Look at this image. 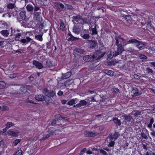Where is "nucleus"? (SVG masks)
Instances as JSON below:
<instances>
[{
    "instance_id": "46",
    "label": "nucleus",
    "mask_w": 155,
    "mask_h": 155,
    "mask_svg": "<svg viewBox=\"0 0 155 155\" xmlns=\"http://www.w3.org/2000/svg\"><path fill=\"white\" fill-rule=\"evenodd\" d=\"M36 38H37L40 41H41L42 40V36L41 35H38L37 36Z\"/></svg>"
},
{
    "instance_id": "48",
    "label": "nucleus",
    "mask_w": 155,
    "mask_h": 155,
    "mask_svg": "<svg viewBox=\"0 0 155 155\" xmlns=\"http://www.w3.org/2000/svg\"><path fill=\"white\" fill-rule=\"evenodd\" d=\"M100 153L104 155H105L106 154V152L103 150H100Z\"/></svg>"
},
{
    "instance_id": "32",
    "label": "nucleus",
    "mask_w": 155,
    "mask_h": 155,
    "mask_svg": "<svg viewBox=\"0 0 155 155\" xmlns=\"http://www.w3.org/2000/svg\"><path fill=\"white\" fill-rule=\"evenodd\" d=\"M43 93L46 96H49V91L46 89H44L43 91Z\"/></svg>"
},
{
    "instance_id": "13",
    "label": "nucleus",
    "mask_w": 155,
    "mask_h": 155,
    "mask_svg": "<svg viewBox=\"0 0 155 155\" xmlns=\"http://www.w3.org/2000/svg\"><path fill=\"white\" fill-rule=\"evenodd\" d=\"M71 74V73L70 72H68L65 74H63L62 76V78L63 79L67 78L70 77Z\"/></svg>"
},
{
    "instance_id": "22",
    "label": "nucleus",
    "mask_w": 155,
    "mask_h": 155,
    "mask_svg": "<svg viewBox=\"0 0 155 155\" xmlns=\"http://www.w3.org/2000/svg\"><path fill=\"white\" fill-rule=\"evenodd\" d=\"M106 73L110 76H112L114 75L113 72L110 70H106L105 71Z\"/></svg>"
},
{
    "instance_id": "16",
    "label": "nucleus",
    "mask_w": 155,
    "mask_h": 155,
    "mask_svg": "<svg viewBox=\"0 0 155 155\" xmlns=\"http://www.w3.org/2000/svg\"><path fill=\"white\" fill-rule=\"evenodd\" d=\"M85 136L87 137H92L95 135V134L91 132H87L85 134Z\"/></svg>"
},
{
    "instance_id": "2",
    "label": "nucleus",
    "mask_w": 155,
    "mask_h": 155,
    "mask_svg": "<svg viewBox=\"0 0 155 155\" xmlns=\"http://www.w3.org/2000/svg\"><path fill=\"white\" fill-rule=\"evenodd\" d=\"M35 98L36 100L38 101H45L47 104H48L52 100L51 98H48V99H45V96L40 94L36 95Z\"/></svg>"
},
{
    "instance_id": "63",
    "label": "nucleus",
    "mask_w": 155,
    "mask_h": 155,
    "mask_svg": "<svg viewBox=\"0 0 155 155\" xmlns=\"http://www.w3.org/2000/svg\"><path fill=\"white\" fill-rule=\"evenodd\" d=\"M143 148L144 149H147V147L145 145L143 144Z\"/></svg>"
},
{
    "instance_id": "59",
    "label": "nucleus",
    "mask_w": 155,
    "mask_h": 155,
    "mask_svg": "<svg viewBox=\"0 0 155 155\" xmlns=\"http://www.w3.org/2000/svg\"><path fill=\"white\" fill-rule=\"evenodd\" d=\"M67 102V101L65 100H62L61 101V103L63 104H65Z\"/></svg>"
},
{
    "instance_id": "12",
    "label": "nucleus",
    "mask_w": 155,
    "mask_h": 155,
    "mask_svg": "<svg viewBox=\"0 0 155 155\" xmlns=\"http://www.w3.org/2000/svg\"><path fill=\"white\" fill-rule=\"evenodd\" d=\"M0 33L4 37H7L9 34V31L7 30H3L0 32Z\"/></svg>"
},
{
    "instance_id": "7",
    "label": "nucleus",
    "mask_w": 155,
    "mask_h": 155,
    "mask_svg": "<svg viewBox=\"0 0 155 155\" xmlns=\"http://www.w3.org/2000/svg\"><path fill=\"white\" fill-rule=\"evenodd\" d=\"M136 46L140 50L144 49L145 48V45L142 42L140 41H139L137 43Z\"/></svg>"
},
{
    "instance_id": "14",
    "label": "nucleus",
    "mask_w": 155,
    "mask_h": 155,
    "mask_svg": "<svg viewBox=\"0 0 155 155\" xmlns=\"http://www.w3.org/2000/svg\"><path fill=\"white\" fill-rule=\"evenodd\" d=\"M25 13L26 12L25 11H21L19 13L20 15L21 18L23 20H25L26 19Z\"/></svg>"
},
{
    "instance_id": "54",
    "label": "nucleus",
    "mask_w": 155,
    "mask_h": 155,
    "mask_svg": "<svg viewBox=\"0 0 155 155\" xmlns=\"http://www.w3.org/2000/svg\"><path fill=\"white\" fill-rule=\"evenodd\" d=\"M59 6L60 7V8L62 9H63L64 7V6L63 4L61 3H60L59 4Z\"/></svg>"
},
{
    "instance_id": "44",
    "label": "nucleus",
    "mask_w": 155,
    "mask_h": 155,
    "mask_svg": "<svg viewBox=\"0 0 155 155\" xmlns=\"http://www.w3.org/2000/svg\"><path fill=\"white\" fill-rule=\"evenodd\" d=\"M134 77L135 79H140V77L139 75L137 74H134Z\"/></svg>"
},
{
    "instance_id": "18",
    "label": "nucleus",
    "mask_w": 155,
    "mask_h": 155,
    "mask_svg": "<svg viewBox=\"0 0 155 155\" xmlns=\"http://www.w3.org/2000/svg\"><path fill=\"white\" fill-rule=\"evenodd\" d=\"M122 117H123L125 120L128 121L131 120L132 119V117L130 116L123 115Z\"/></svg>"
},
{
    "instance_id": "38",
    "label": "nucleus",
    "mask_w": 155,
    "mask_h": 155,
    "mask_svg": "<svg viewBox=\"0 0 155 155\" xmlns=\"http://www.w3.org/2000/svg\"><path fill=\"white\" fill-rule=\"evenodd\" d=\"M22 154V151L20 149L17 151L15 153V155H21Z\"/></svg>"
},
{
    "instance_id": "58",
    "label": "nucleus",
    "mask_w": 155,
    "mask_h": 155,
    "mask_svg": "<svg viewBox=\"0 0 155 155\" xmlns=\"http://www.w3.org/2000/svg\"><path fill=\"white\" fill-rule=\"evenodd\" d=\"M153 122H154V120H153V118H151L150 119V123L151 124H153Z\"/></svg>"
},
{
    "instance_id": "33",
    "label": "nucleus",
    "mask_w": 155,
    "mask_h": 155,
    "mask_svg": "<svg viewBox=\"0 0 155 155\" xmlns=\"http://www.w3.org/2000/svg\"><path fill=\"white\" fill-rule=\"evenodd\" d=\"M115 55V53L113 51H110L108 57V58H111Z\"/></svg>"
},
{
    "instance_id": "41",
    "label": "nucleus",
    "mask_w": 155,
    "mask_h": 155,
    "mask_svg": "<svg viewBox=\"0 0 155 155\" xmlns=\"http://www.w3.org/2000/svg\"><path fill=\"white\" fill-rule=\"evenodd\" d=\"M141 134L142 137L143 138H144L145 139H146L147 138V135L144 133H141Z\"/></svg>"
},
{
    "instance_id": "29",
    "label": "nucleus",
    "mask_w": 155,
    "mask_h": 155,
    "mask_svg": "<svg viewBox=\"0 0 155 155\" xmlns=\"http://www.w3.org/2000/svg\"><path fill=\"white\" fill-rule=\"evenodd\" d=\"M73 31L76 34H79L80 32V30L79 28L75 27L73 28Z\"/></svg>"
},
{
    "instance_id": "47",
    "label": "nucleus",
    "mask_w": 155,
    "mask_h": 155,
    "mask_svg": "<svg viewBox=\"0 0 155 155\" xmlns=\"http://www.w3.org/2000/svg\"><path fill=\"white\" fill-rule=\"evenodd\" d=\"M2 16L3 17H8L9 18L10 17H11L10 15H9L8 14H3V15H2Z\"/></svg>"
},
{
    "instance_id": "20",
    "label": "nucleus",
    "mask_w": 155,
    "mask_h": 155,
    "mask_svg": "<svg viewBox=\"0 0 155 155\" xmlns=\"http://www.w3.org/2000/svg\"><path fill=\"white\" fill-rule=\"evenodd\" d=\"M76 101L75 99H73L69 101L68 103V104L69 105H72L76 103Z\"/></svg>"
},
{
    "instance_id": "15",
    "label": "nucleus",
    "mask_w": 155,
    "mask_h": 155,
    "mask_svg": "<svg viewBox=\"0 0 155 155\" xmlns=\"http://www.w3.org/2000/svg\"><path fill=\"white\" fill-rule=\"evenodd\" d=\"M26 8L27 11L28 12H31L34 9L33 6L30 4L28 5L26 7Z\"/></svg>"
},
{
    "instance_id": "8",
    "label": "nucleus",
    "mask_w": 155,
    "mask_h": 155,
    "mask_svg": "<svg viewBox=\"0 0 155 155\" xmlns=\"http://www.w3.org/2000/svg\"><path fill=\"white\" fill-rule=\"evenodd\" d=\"M31 39L29 37H26V38L22 39L21 40V42L25 45L27 44L31 40Z\"/></svg>"
},
{
    "instance_id": "45",
    "label": "nucleus",
    "mask_w": 155,
    "mask_h": 155,
    "mask_svg": "<svg viewBox=\"0 0 155 155\" xmlns=\"http://www.w3.org/2000/svg\"><path fill=\"white\" fill-rule=\"evenodd\" d=\"M50 137V135L49 134H48L46 135H45V136H44L41 139V140H44L46 138H48Z\"/></svg>"
},
{
    "instance_id": "55",
    "label": "nucleus",
    "mask_w": 155,
    "mask_h": 155,
    "mask_svg": "<svg viewBox=\"0 0 155 155\" xmlns=\"http://www.w3.org/2000/svg\"><path fill=\"white\" fill-rule=\"evenodd\" d=\"M4 42L5 41H0V46L4 45L5 44Z\"/></svg>"
},
{
    "instance_id": "60",
    "label": "nucleus",
    "mask_w": 155,
    "mask_h": 155,
    "mask_svg": "<svg viewBox=\"0 0 155 155\" xmlns=\"http://www.w3.org/2000/svg\"><path fill=\"white\" fill-rule=\"evenodd\" d=\"M120 38L122 40V41L124 42V43L127 42V41H126V39H124V38H121L120 37Z\"/></svg>"
},
{
    "instance_id": "17",
    "label": "nucleus",
    "mask_w": 155,
    "mask_h": 155,
    "mask_svg": "<svg viewBox=\"0 0 155 155\" xmlns=\"http://www.w3.org/2000/svg\"><path fill=\"white\" fill-rule=\"evenodd\" d=\"M113 120L116 124L118 125H120L121 124V123L120 120H118L117 118H114L113 119Z\"/></svg>"
},
{
    "instance_id": "56",
    "label": "nucleus",
    "mask_w": 155,
    "mask_h": 155,
    "mask_svg": "<svg viewBox=\"0 0 155 155\" xmlns=\"http://www.w3.org/2000/svg\"><path fill=\"white\" fill-rule=\"evenodd\" d=\"M94 93V91H88L87 92V94H92Z\"/></svg>"
},
{
    "instance_id": "37",
    "label": "nucleus",
    "mask_w": 155,
    "mask_h": 155,
    "mask_svg": "<svg viewBox=\"0 0 155 155\" xmlns=\"http://www.w3.org/2000/svg\"><path fill=\"white\" fill-rule=\"evenodd\" d=\"M21 90L23 92L26 93L27 92V88L26 87H21Z\"/></svg>"
},
{
    "instance_id": "1",
    "label": "nucleus",
    "mask_w": 155,
    "mask_h": 155,
    "mask_svg": "<svg viewBox=\"0 0 155 155\" xmlns=\"http://www.w3.org/2000/svg\"><path fill=\"white\" fill-rule=\"evenodd\" d=\"M106 53V52L102 53L100 51H97L93 56L86 55L83 57V60L85 61H93L94 60H98L104 56Z\"/></svg>"
},
{
    "instance_id": "25",
    "label": "nucleus",
    "mask_w": 155,
    "mask_h": 155,
    "mask_svg": "<svg viewBox=\"0 0 155 155\" xmlns=\"http://www.w3.org/2000/svg\"><path fill=\"white\" fill-rule=\"evenodd\" d=\"M21 141V140L17 139L14 140L13 142V144L15 146H16Z\"/></svg>"
},
{
    "instance_id": "34",
    "label": "nucleus",
    "mask_w": 155,
    "mask_h": 155,
    "mask_svg": "<svg viewBox=\"0 0 155 155\" xmlns=\"http://www.w3.org/2000/svg\"><path fill=\"white\" fill-rule=\"evenodd\" d=\"M92 35L96 34H97V31L96 26L92 29Z\"/></svg>"
},
{
    "instance_id": "11",
    "label": "nucleus",
    "mask_w": 155,
    "mask_h": 155,
    "mask_svg": "<svg viewBox=\"0 0 155 155\" xmlns=\"http://www.w3.org/2000/svg\"><path fill=\"white\" fill-rule=\"evenodd\" d=\"M87 103V102L84 100H82L80 101L79 103L76 104L75 106L76 107H80L85 105Z\"/></svg>"
},
{
    "instance_id": "50",
    "label": "nucleus",
    "mask_w": 155,
    "mask_h": 155,
    "mask_svg": "<svg viewBox=\"0 0 155 155\" xmlns=\"http://www.w3.org/2000/svg\"><path fill=\"white\" fill-rule=\"evenodd\" d=\"M79 39L78 38L74 37V36H72V37L71 38V39L72 40H78Z\"/></svg>"
},
{
    "instance_id": "6",
    "label": "nucleus",
    "mask_w": 155,
    "mask_h": 155,
    "mask_svg": "<svg viewBox=\"0 0 155 155\" xmlns=\"http://www.w3.org/2000/svg\"><path fill=\"white\" fill-rule=\"evenodd\" d=\"M32 64L36 67L37 68L39 69H41L43 68V66L41 64L36 61H32Z\"/></svg>"
},
{
    "instance_id": "21",
    "label": "nucleus",
    "mask_w": 155,
    "mask_h": 155,
    "mask_svg": "<svg viewBox=\"0 0 155 155\" xmlns=\"http://www.w3.org/2000/svg\"><path fill=\"white\" fill-rule=\"evenodd\" d=\"M81 37H82L83 38L85 39H88V38H89L90 37V36L89 34H84L82 33H81Z\"/></svg>"
},
{
    "instance_id": "57",
    "label": "nucleus",
    "mask_w": 155,
    "mask_h": 155,
    "mask_svg": "<svg viewBox=\"0 0 155 155\" xmlns=\"http://www.w3.org/2000/svg\"><path fill=\"white\" fill-rule=\"evenodd\" d=\"M151 50L153 52L155 53V46L151 48Z\"/></svg>"
},
{
    "instance_id": "4",
    "label": "nucleus",
    "mask_w": 155,
    "mask_h": 155,
    "mask_svg": "<svg viewBox=\"0 0 155 155\" xmlns=\"http://www.w3.org/2000/svg\"><path fill=\"white\" fill-rule=\"evenodd\" d=\"M74 54L75 56L76 57L77 56V54H78L79 55H81V54H86V52L82 49L77 48L74 50Z\"/></svg>"
},
{
    "instance_id": "49",
    "label": "nucleus",
    "mask_w": 155,
    "mask_h": 155,
    "mask_svg": "<svg viewBox=\"0 0 155 155\" xmlns=\"http://www.w3.org/2000/svg\"><path fill=\"white\" fill-rule=\"evenodd\" d=\"M113 90L114 91L117 93H118L119 92V90L118 88H114Z\"/></svg>"
},
{
    "instance_id": "27",
    "label": "nucleus",
    "mask_w": 155,
    "mask_h": 155,
    "mask_svg": "<svg viewBox=\"0 0 155 155\" xmlns=\"http://www.w3.org/2000/svg\"><path fill=\"white\" fill-rule=\"evenodd\" d=\"M56 93L54 91H51L49 93V96H48V98H50V97H53L55 94Z\"/></svg>"
},
{
    "instance_id": "51",
    "label": "nucleus",
    "mask_w": 155,
    "mask_h": 155,
    "mask_svg": "<svg viewBox=\"0 0 155 155\" xmlns=\"http://www.w3.org/2000/svg\"><path fill=\"white\" fill-rule=\"evenodd\" d=\"M57 94L58 95L61 96L63 94V92L61 91H59L58 93Z\"/></svg>"
},
{
    "instance_id": "42",
    "label": "nucleus",
    "mask_w": 155,
    "mask_h": 155,
    "mask_svg": "<svg viewBox=\"0 0 155 155\" xmlns=\"http://www.w3.org/2000/svg\"><path fill=\"white\" fill-rule=\"evenodd\" d=\"M146 71L147 73H152L153 70L149 68H146Z\"/></svg>"
},
{
    "instance_id": "24",
    "label": "nucleus",
    "mask_w": 155,
    "mask_h": 155,
    "mask_svg": "<svg viewBox=\"0 0 155 155\" xmlns=\"http://www.w3.org/2000/svg\"><path fill=\"white\" fill-rule=\"evenodd\" d=\"M6 86L5 83L3 81H0V89L4 88Z\"/></svg>"
},
{
    "instance_id": "62",
    "label": "nucleus",
    "mask_w": 155,
    "mask_h": 155,
    "mask_svg": "<svg viewBox=\"0 0 155 155\" xmlns=\"http://www.w3.org/2000/svg\"><path fill=\"white\" fill-rule=\"evenodd\" d=\"M39 9H40L38 7H36L34 9V10L35 11H37L39 10Z\"/></svg>"
},
{
    "instance_id": "28",
    "label": "nucleus",
    "mask_w": 155,
    "mask_h": 155,
    "mask_svg": "<svg viewBox=\"0 0 155 155\" xmlns=\"http://www.w3.org/2000/svg\"><path fill=\"white\" fill-rule=\"evenodd\" d=\"M132 92L133 93V94L132 95L133 97H136L141 94L139 92H136L134 93V90H132Z\"/></svg>"
},
{
    "instance_id": "19",
    "label": "nucleus",
    "mask_w": 155,
    "mask_h": 155,
    "mask_svg": "<svg viewBox=\"0 0 155 155\" xmlns=\"http://www.w3.org/2000/svg\"><path fill=\"white\" fill-rule=\"evenodd\" d=\"M14 124L11 122H8L5 125L7 128L8 129L13 126Z\"/></svg>"
},
{
    "instance_id": "26",
    "label": "nucleus",
    "mask_w": 155,
    "mask_h": 155,
    "mask_svg": "<svg viewBox=\"0 0 155 155\" xmlns=\"http://www.w3.org/2000/svg\"><path fill=\"white\" fill-rule=\"evenodd\" d=\"M15 5L14 4L9 3L7 5V7L8 8L12 9L15 8Z\"/></svg>"
},
{
    "instance_id": "52",
    "label": "nucleus",
    "mask_w": 155,
    "mask_h": 155,
    "mask_svg": "<svg viewBox=\"0 0 155 155\" xmlns=\"http://www.w3.org/2000/svg\"><path fill=\"white\" fill-rule=\"evenodd\" d=\"M149 64H150V65H152L154 67H155V62H149Z\"/></svg>"
},
{
    "instance_id": "5",
    "label": "nucleus",
    "mask_w": 155,
    "mask_h": 155,
    "mask_svg": "<svg viewBox=\"0 0 155 155\" xmlns=\"http://www.w3.org/2000/svg\"><path fill=\"white\" fill-rule=\"evenodd\" d=\"M34 14H35V16L34 17V20L36 21L37 23H39L40 21V19H41V17L40 16L41 14V12H35Z\"/></svg>"
},
{
    "instance_id": "64",
    "label": "nucleus",
    "mask_w": 155,
    "mask_h": 155,
    "mask_svg": "<svg viewBox=\"0 0 155 155\" xmlns=\"http://www.w3.org/2000/svg\"><path fill=\"white\" fill-rule=\"evenodd\" d=\"M8 129L6 127L5 128H3V132H5Z\"/></svg>"
},
{
    "instance_id": "39",
    "label": "nucleus",
    "mask_w": 155,
    "mask_h": 155,
    "mask_svg": "<svg viewBox=\"0 0 155 155\" xmlns=\"http://www.w3.org/2000/svg\"><path fill=\"white\" fill-rule=\"evenodd\" d=\"M120 37H116L115 38V39L116 40V44L118 46L119 44V39L120 38Z\"/></svg>"
},
{
    "instance_id": "36",
    "label": "nucleus",
    "mask_w": 155,
    "mask_h": 155,
    "mask_svg": "<svg viewBox=\"0 0 155 155\" xmlns=\"http://www.w3.org/2000/svg\"><path fill=\"white\" fill-rule=\"evenodd\" d=\"M21 34L20 33H16L15 35H14L15 36V38L16 39L19 38L21 36Z\"/></svg>"
},
{
    "instance_id": "30",
    "label": "nucleus",
    "mask_w": 155,
    "mask_h": 155,
    "mask_svg": "<svg viewBox=\"0 0 155 155\" xmlns=\"http://www.w3.org/2000/svg\"><path fill=\"white\" fill-rule=\"evenodd\" d=\"M118 137V134L117 133H116L114 134L112 137L111 139L112 140H116Z\"/></svg>"
},
{
    "instance_id": "31",
    "label": "nucleus",
    "mask_w": 155,
    "mask_h": 155,
    "mask_svg": "<svg viewBox=\"0 0 155 155\" xmlns=\"http://www.w3.org/2000/svg\"><path fill=\"white\" fill-rule=\"evenodd\" d=\"M73 18L75 21H78L81 19V16L79 15H77L74 16Z\"/></svg>"
},
{
    "instance_id": "3",
    "label": "nucleus",
    "mask_w": 155,
    "mask_h": 155,
    "mask_svg": "<svg viewBox=\"0 0 155 155\" xmlns=\"http://www.w3.org/2000/svg\"><path fill=\"white\" fill-rule=\"evenodd\" d=\"M117 49V51H115V56L118 55L122 53V52L124 51V49L122 46L121 44H120L118 45Z\"/></svg>"
},
{
    "instance_id": "10",
    "label": "nucleus",
    "mask_w": 155,
    "mask_h": 155,
    "mask_svg": "<svg viewBox=\"0 0 155 155\" xmlns=\"http://www.w3.org/2000/svg\"><path fill=\"white\" fill-rule=\"evenodd\" d=\"M19 133V132L18 131H17L16 132H15L11 130H9L8 131V133L9 134L15 137H18V134Z\"/></svg>"
},
{
    "instance_id": "43",
    "label": "nucleus",
    "mask_w": 155,
    "mask_h": 155,
    "mask_svg": "<svg viewBox=\"0 0 155 155\" xmlns=\"http://www.w3.org/2000/svg\"><path fill=\"white\" fill-rule=\"evenodd\" d=\"M114 141H111L108 145V146L110 147H112L114 146Z\"/></svg>"
},
{
    "instance_id": "23",
    "label": "nucleus",
    "mask_w": 155,
    "mask_h": 155,
    "mask_svg": "<svg viewBox=\"0 0 155 155\" xmlns=\"http://www.w3.org/2000/svg\"><path fill=\"white\" fill-rule=\"evenodd\" d=\"M65 28V25L64 23L61 21L60 26V29L63 31Z\"/></svg>"
},
{
    "instance_id": "61",
    "label": "nucleus",
    "mask_w": 155,
    "mask_h": 155,
    "mask_svg": "<svg viewBox=\"0 0 155 155\" xmlns=\"http://www.w3.org/2000/svg\"><path fill=\"white\" fill-rule=\"evenodd\" d=\"M87 153L88 154H91L92 153V152L90 150H88Z\"/></svg>"
},
{
    "instance_id": "9",
    "label": "nucleus",
    "mask_w": 155,
    "mask_h": 155,
    "mask_svg": "<svg viewBox=\"0 0 155 155\" xmlns=\"http://www.w3.org/2000/svg\"><path fill=\"white\" fill-rule=\"evenodd\" d=\"M138 41H139L137 40V39H133L129 40L128 41H127V42L123 43V46H124L129 43H137Z\"/></svg>"
},
{
    "instance_id": "35",
    "label": "nucleus",
    "mask_w": 155,
    "mask_h": 155,
    "mask_svg": "<svg viewBox=\"0 0 155 155\" xmlns=\"http://www.w3.org/2000/svg\"><path fill=\"white\" fill-rule=\"evenodd\" d=\"M139 56L142 59H147V57L143 54H140Z\"/></svg>"
},
{
    "instance_id": "40",
    "label": "nucleus",
    "mask_w": 155,
    "mask_h": 155,
    "mask_svg": "<svg viewBox=\"0 0 155 155\" xmlns=\"http://www.w3.org/2000/svg\"><path fill=\"white\" fill-rule=\"evenodd\" d=\"M17 74H10L9 75V77L11 78H15L17 76Z\"/></svg>"
},
{
    "instance_id": "53",
    "label": "nucleus",
    "mask_w": 155,
    "mask_h": 155,
    "mask_svg": "<svg viewBox=\"0 0 155 155\" xmlns=\"http://www.w3.org/2000/svg\"><path fill=\"white\" fill-rule=\"evenodd\" d=\"M151 22L150 21H149L148 22V24L147 26V27L148 28H149V27H151Z\"/></svg>"
}]
</instances>
